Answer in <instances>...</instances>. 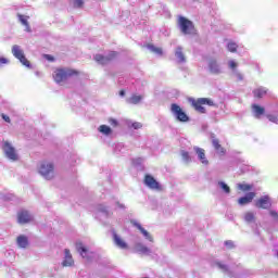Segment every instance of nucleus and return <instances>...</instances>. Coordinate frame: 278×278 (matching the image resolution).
<instances>
[{"label":"nucleus","instance_id":"f257e3e1","mask_svg":"<svg viewBox=\"0 0 278 278\" xmlns=\"http://www.w3.org/2000/svg\"><path fill=\"white\" fill-rule=\"evenodd\" d=\"M73 75H77L75 70L70 68H59L53 73V79L56 84H62L68 79V77H73Z\"/></svg>","mask_w":278,"mask_h":278},{"label":"nucleus","instance_id":"f03ea898","mask_svg":"<svg viewBox=\"0 0 278 278\" xmlns=\"http://www.w3.org/2000/svg\"><path fill=\"white\" fill-rule=\"evenodd\" d=\"M170 112L178 123H188V121H190L188 114H186V112H184L181 106L178 104L173 103L170 106Z\"/></svg>","mask_w":278,"mask_h":278},{"label":"nucleus","instance_id":"7ed1b4c3","mask_svg":"<svg viewBox=\"0 0 278 278\" xmlns=\"http://www.w3.org/2000/svg\"><path fill=\"white\" fill-rule=\"evenodd\" d=\"M178 27H179L180 31L182 34H185V36L192 34V31L194 30V24L192 23V21H190L184 16H179Z\"/></svg>","mask_w":278,"mask_h":278},{"label":"nucleus","instance_id":"20e7f679","mask_svg":"<svg viewBox=\"0 0 278 278\" xmlns=\"http://www.w3.org/2000/svg\"><path fill=\"white\" fill-rule=\"evenodd\" d=\"M191 103L194 110L200 114H205V106L203 105H211V106L214 105V101H212V99H208V98H200L198 100L192 99Z\"/></svg>","mask_w":278,"mask_h":278},{"label":"nucleus","instance_id":"39448f33","mask_svg":"<svg viewBox=\"0 0 278 278\" xmlns=\"http://www.w3.org/2000/svg\"><path fill=\"white\" fill-rule=\"evenodd\" d=\"M207 71L211 75H223V64L217 59L211 58L207 60Z\"/></svg>","mask_w":278,"mask_h":278},{"label":"nucleus","instance_id":"423d86ee","mask_svg":"<svg viewBox=\"0 0 278 278\" xmlns=\"http://www.w3.org/2000/svg\"><path fill=\"white\" fill-rule=\"evenodd\" d=\"M12 53L14 58H16V60H20L23 66H26L27 68H31V64H29V61L27 60V58H25V52L23 51V49H21V46L14 45L12 47Z\"/></svg>","mask_w":278,"mask_h":278},{"label":"nucleus","instance_id":"0eeeda50","mask_svg":"<svg viewBox=\"0 0 278 278\" xmlns=\"http://www.w3.org/2000/svg\"><path fill=\"white\" fill-rule=\"evenodd\" d=\"M2 150H3L5 157H8V160H11V162H17L18 154L16 153V149H14V147H12V143H10L8 141H3Z\"/></svg>","mask_w":278,"mask_h":278},{"label":"nucleus","instance_id":"6e6552de","mask_svg":"<svg viewBox=\"0 0 278 278\" xmlns=\"http://www.w3.org/2000/svg\"><path fill=\"white\" fill-rule=\"evenodd\" d=\"M39 174L45 178V179H53L54 177V172H53V165L51 163L43 162L39 166Z\"/></svg>","mask_w":278,"mask_h":278},{"label":"nucleus","instance_id":"1a4fd4ad","mask_svg":"<svg viewBox=\"0 0 278 278\" xmlns=\"http://www.w3.org/2000/svg\"><path fill=\"white\" fill-rule=\"evenodd\" d=\"M116 59V52L111 51L106 55L103 54H96L93 56V60L98 62V64H102V66H105V64H110L113 60Z\"/></svg>","mask_w":278,"mask_h":278},{"label":"nucleus","instance_id":"9d476101","mask_svg":"<svg viewBox=\"0 0 278 278\" xmlns=\"http://www.w3.org/2000/svg\"><path fill=\"white\" fill-rule=\"evenodd\" d=\"M255 207L258 210H270L273 207V202L270 201V197L263 195L258 200L255 201Z\"/></svg>","mask_w":278,"mask_h":278},{"label":"nucleus","instance_id":"9b49d317","mask_svg":"<svg viewBox=\"0 0 278 278\" xmlns=\"http://www.w3.org/2000/svg\"><path fill=\"white\" fill-rule=\"evenodd\" d=\"M228 68L231 71V75L233 77H237L238 81H242L244 79V76L238 70V63L236 61H228Z\"/></svg>","mask_w":278,"mask_h":278},{"label":"nucleus","instance_id":"f8f14e48","mask_svg":"<svg viewBox=\"0 0 278 278\" xmlns=\"http://www.w3.org/2000/svg\"><path fill=\"white\" fill-rule=\"evenodd\" d=\"M34 220V216L29 214V211H20L17 214V223L20 225H27V223H31Z\"/></svg>","mask_w":278,"mask_h":278},{"label":"nucleus","instance_id":"ddd939ff","mask_svg":"<svg viewBox=\"0 0 278 278\" xmlns=\"http://www.w3.org/2000/svg\"><path fill=\"white\" fill-rule=\"evenodd\" d=\"M144 185L150 188L151 190H160V182L155 180V178L151 175H146L144 177Z\"/></svg>","mask_w":278,"mask_h":278},{"label":"nucleus","instance_id":"4468645a","mask_svg":"<svg viewBox=\"0 0 278 278\" xmlns=\"http://www.w3.org/2000/svg\"><path fill=\"white\" fill-rule=\"evenodd\" d=\"M130 223L134 227L140 230L146 240H149V242H153V237L151 236V233H149V231H147V229H144V227H142V225H140V223L136 222V219L130 220Z\"/></svg>","mask_w":278,"mask_h":278},{"label":"nucleus","instance_id":"2eb2a0df","mask_svg":"<svg viewBox=\"0 0 278 278\" xmlns=\"http://www.w3.org/2000/svg\"><path fill=\"white\" fill-rule=\"evenodd\" d=\"M193 151L198 155V160L201 162V164H204V166L210 164V161H207V157H205V150L203 148L193 147Z\"/></svg>","mask_w":278,"mask_h":278},{"label":"nucleus","instance_id":"dca6fc26","mask_svg":"<svg viewBox=\"0 0 278 278\" xmlns=\"http://www.w3.org/2000/svg\"><path fill=\"white\" fill-rule=\"evenodd\" d=\"M112 233H113V242L115 247H117V249L125 250L128 248L127 242H125V240H123V238H121L118 233H116V231L113 230Z\"/></svg>","mask_w":278,"mask_h":278},{"label":"nucleus","instance_id":"f3484780","mask_svg":"<svg viewBox=\"0 0 278 278\" xmlns=\"http://www.w3.org/2000/svg\"><path fill=\"white\" fill-rule=\"evenodd\" d=\"M75 265V261L73 260V255L71 254V250H64V260L62 262V266L71 267Z\"/></svg>","mask_w":278,"mask_h":278},{"label":"nucleus","instance_id":"a211bd4d","mask_svg":"<svg viewBox=\"0 0 278 278\" xmlns=\"http://www.w3.org/2000/svg\"><path fill=\"white\" fill-rule=\"evenodd\" d=\"M175 58L178 64H186V54L184 53V48L178 46L175 50Z\"/></svg>","mask_w":278,"mask_h":278},{"label":"nucleus","instance_id":"6ab92c4d","mask_svg":"<svg viewBox=\"0 0 278 278\" xmlns=\"http://www.w3.org/2000/svg\"><path fill=\"white\" fill-rule=\"evenodd\" d=\"M255 199V192H249L244 197L239 198L238 203L239 205H249Z\"/></svg>","mask_w":278,"mask_h":278},{"label":"nucleus","instance_id":"aec40b11","mask_svg":"<svg viewBox=\"0 0 278 278\" xmlns=\"http://www.w3.org/2000/svg\"><path fill=\"white\" fill-rule=\"evenodd\" d=\"M135 251L136 253H139V255H149L151 253V249L142 243H136Z\"/></svg>","mask_w":278,"mask_h":278},{"label":"nucleus","instance_id":"412c9836","mask_svg":"<svg viewBox=\"0 0 278 278\" xmlns=\"http://www.w3.org/2000/svg\"><path fill=\"white\" fill-rule=\"evenodd\" d=\"M16 242L20 249H27L29 245V239L25 235L18 236Z\"/></svg>","mask_w":278,"mask_h":278},{"label":"nucleus","instance_id":"4be33fe9","mask_svg":"<svg viewBox=\"0 0 278 278\" xmlns=\"http://www.w3.org/2000/svg\"><path fill=\"white\" fill-rule=\"evenodd\" d=\"M76 251L79 253V255L84 260H88V249H86V247H84V243L76 242Z\"/></svg>","mask_w":278,"mask_h":278},{"label":"nucleus","instance_id":"5701e85b","mask_svg":"<svg viewBox=\"0 0 278 278\" xmlns=\"http://www.w3.org/2000/svg\"><path fill=\"white\" fill-rule=\"evenodd\" d=\"M252 112H253L255 118H261V116H264V113L266 112V110L264 109V106L253 104Z\"/></svg>","mask_w":278,"mask_h":278},{"label":"nucleus","instance_id":"b1692460","mask_svg":"<svg viewBox=\"0 0 278 278\" xmlns=\"http://www.w3.org/2000/svg\"><path fill=\"white\" fill-rule=\"evenodd\" d=\"M142 99H144L142 96L132 94L130 98L126 99V103L130 105H138Z\"/></svg>","mask_w":278,"mask_h":278},{"label":"nucleus","instance_id":"393cba45","mask_svg":"<svg viewBox=\"0 0 278 278\" xmlns=\"http://www.w3.org/2000/svg\"><path fill=\"white\" fill-rule=\"evenodd\" d=\"M267 92H268V89L264 88V87H261V88H257V89L253 90V94L257 99H262V97H264V94H266Z\"/></svg>","mask_w":278,"mask_h":278},{"label":"nucleus","instance_id":"a878e982","mask_svg":"<svg viewBox=\"0 0 278 278\" xmlns=\"http://www.w3.org/2000/svg\"><path fill=\"white\" fill-rule=\"evenodd\" d=\"M217 186L225 192V194H229L231 192V188H229V185L225 181H218Z\"/></svg>","mask_w":278,"mask_h":278},{"label":"nucleus","instance_id":"bb28decb","mask_svg":"<svg viewBox=\"0 0 278 278\" xmlns=\"http://www.w3.org/2000/svg\"><path fill=\"white\" fill-rule=\"evenodd\" d=\"M98 131H100V134H103L104 136H110L112 134V128H110V126L108 125H101L98 128Z\"/></svg>","mask_w":278,"mask_h":278},{"label":"nucleus","instance_id":"cd10ccee","mask_svg":"<svg viewBox=\"0 0 278 278\" xmlns=\"http://www.w3.org/2000/svg\"><path fill=\"white\" fill-rule=\"evenodd\" d=\"M180 155H181L182 161L185 162V164H190V162H192V159L190 157V153H188V151L181 150Z\"/></svg>","mask_w":278,"mask_h":278},{"label":"nucleus","instance_id":"c85d7f7f","mask_svg":"<svg viewBox=\"0 0 278 278\" xmlns=\"http://www.w3.org/2000/svg\"><path fill=\"white\" fill-rule=\"evenodd\" d=\"M245 223H255V214L253 212H248L244 214Z\"/></svg>","mask_w":278,"mask_h":278},{"label":"nucleus","instance_id":"c756f323","mask_svg":"<svg viewBox=\"0 0 278 278\" xmlns=\"http://www.w3.org/2000/svg\"><path fill=\"white\" fill-rule=\"evenodd\" d=\"M147 49H149V51H151L152 53H156V55H162V48H157L153 45H148Z\"/></svg>","mask_w":278,"mask_h":278},{"label":"nucleus","instance_id":"7c9ffc66","mask_svg":"<svg viewBox=\"0 0 278 278\" xmlns=\"http://www.w3.org/2000/svg\"><path fill=\"white\" fill-rule=\"evenodd\" d=\"M17 18H18L20 23H22V25H24V27H25V25L29 24V22H28L29 16H25V15L18 13Z\"/></svg>","mask_w":278,"mask_h":278},{"label":"nucleus","instance_id":"2f4dec72","mask_svg":"<svg viewBox=\"0 0 278 278\" xmlns=\"http://www.w3.org/2000/svg\"><path fill=\"white\" fill-rule=\"evenodd\" d=\"M239 190H242L243 192H249V190H251V188H253L251 185H247V184H239L238 185Z\"/></svg>","mask_w":278,"mask_h":278},{"label":"nucleus","instance_id":"473e14b6","mask_svg":"<svg viewBox=\"0 0 278 278\" xmlns=\"http://www.w3.org/2000/svg\"><path fill=\"white\" fill-rule=\"evenodd\" d=\"M72 5L75 9L84 8V0H73Z\"/></svg>","mask_w":278,"mask_h":278},{"label":"nucleus","instance_id":"72a5a7b5","mask_svg":"<svg viewBox=\"0 0 278 278\" xmlns=\"http://www.w3.org/2000/svg\"><path fill=\"white\" fill-rule=\"evenodd\" d=\"M227 49L228 51H230L231 53H236L237 49H238V45H236V42H229L227 45Z\"/></svg>","mask_w":278,"mask_h":278},{"label":"nucleus","instance_id":"f704fd0d","mask_svg":"<svg viewBox=\"0 0 278 278\" xmlns=\"http://www.w3.org/2000/svg\"><path fill=\"white\" fill-rule=\"evenodd\" d=\"M212 144L215 149V151H218V149H220V141H218V139L214 138V135H212Z\"/></svg>","mask_w":278,"mask_h":278},{"label":"nucleus","instance_id":"c9c22d12","mask_svg":"<svg viewBox=\"0 0 278 278\" xmlns=\"http://www.w3.org/2000/svg\"><path fill=\"white\" fill-rule=\"evenodd\" d=\"M99 212H102V214H104L105 216L110 215V212L108 211V206H103V204H100L98 206Z\"/></svg>","mask_w":278,"mask_h":278},{"label":"nucleus","instance_id":"e433bc0d","mask_svg":"<svg viewBox=\"0 0 278 278\" xmlns=\"http://www.w3.org/2000/svg\"><path fill=\"white\" fill-rule=\"evenodd\" d=\"M219 270H223L224 273H229V267L223 263H216Z\"/></svg>","mask_w":278,"mask_h":278},{"label":"nucleus","instance_id":"4c0bfd02","mask_svg":"<svg viewBox=\"0 0 278 278\" xmlns=\"http://www.w3.org/2000/svg\"><path fill=\"white\" fill-rule=\"evenodd\" d=\"M267 118L270 123H275V125H278V117L277 115L269 114L267 115Z\"/></svg>","mask_w":278,"mask_h":278},{"label":"nucleus","instance_id":"58836bf2","mask_svg":"<svg viewBox=\"0 0 278 278\" xmlns=\"http://www.w3.org/2000/svg\"><path fill=\"white\" fill-rule=\"evenodd\" d=\"M142 162H144V159L142 157L132 159L134 166H140L142 165Z\"/></svg>","mask_w":278,"mask_h":278},{"label":"nucleus","instance_id":"ea45409f","mask_svg":"<svg viewBox=\"0 0 278 278\" xmlns=\"http://www.w3.org/2000/svg\"><path fill=\"white\" fill-rule=\"evenodd\" d=\"M225 247L228 248V249H236V243H233V241L231 240H227L225 241Z\"/></svg>","mask_w":278,"mask_h":278},{"label":"nucleus","instance_id":"a19ab883","mask_svg":"<svg viewBox=\"0 0 278 278\" xmlns=\"http://www.w3.org/2000/svg\"><path fill=\"white\" fill-rule=\"evenodd\" d=\"M130 127L134 129H142V124L140 122H134L131 123Z\"/></svg>","mask_w":278,"mask_h":278},{"label":"nucleus","instance_id":"79ce46f5","mask_svg":"<svg viewBox=\"0 0 278 278\" xmlns=\"http://www.w3.org/2000/svg\"><path fill=\"white\" fill-rule=\"evenodd\" d=\"M43 58L48 60V62H54L55 59L51 54H45Z\"/></svg>","mask_w":278,"mask_h":278},{"label":"nucleus","instance_id":"37998d69","mask_svg":"<svg viewBox=\"0 0 278 278\" xmlns=\"http://www.w3.org/2000/svg\"><path fill=\"white\" fill-rule=\"evenodd\" d=\"M109 123H110L113 127H116V126L118 125V122H117L116 119H114V118H111V119L109 121Z\"/></svg>","mask_w":278,"mask_h":278},{"label":"nucleus","instance_id":"c03bdc74","mask_svg":"<svg viewBox=\"0 0 278 278\" xmlns=\"http://www.w3.org/2000/svg\"><path fill=\"white\" fill-rule=\"evenodd\" d=\"M9 62L8 59L0 56V64H8Z\"/></svg>","mask_w":278,"mask_h":278},{"label":"nucleus","instance_id":"a18cd8bd","mask_svg":"<svg viewBox=\"0 0 278 278\" xmlns=\"http://www.w3.org/2000/svg\"><path fill=\"white\" fill-rule=\"evenodd\" d=\"M217 153H219V155H225V148H223V146H220V148H218Z\"/></svg>","mask_w":278,"mask_h":278},{"label":"nucleus","instance_id":"49530a36","mask_svg":"<svg viewBox=\"0 0 278 278\" xmlns=\"http://www.w3.org/2000/svg\"><path fill=\"white\" fill-rule=\"evenodd\" d=\"M217 153H219V155H225V148H223V146H220V148H218Z\"/></svg>","mask_w":278,"mask_h":278},{"label":"nucleus","instance_id":"de8ad7c7","mask_svg":"<svg viewBox=\"0 0 278 278\" xmlns=\"http://www.w3.org/2000/svg\"><path fill=\"white\" fill-rule=\"evenodd\" d=\"M2 118L5 121V123H10V116L2 114Z\"/></svg>","mask_w":278,"mask_h":278},{"label":"nucleus","instance_id":"09e8293b","mask_svg":"<svg viewBox=\"0 0 278 278\" xmlns=\"http://www.w3.org/2000/svg\"><path fill=\"white\" fill-rule=\"evenodd\" d=\"M116 207L119 210H125V204H121L119 202H116Z\"/></svg>","mask_w":278,"mask_h":278},{"label":"nucleus","instance_id":"8fccbe9b","mask_svg":"<svg viewBox=\"0 0 278 278\" xmlns=\"http://www.w3.org/2000/svg\"><path fill=\"white\" fill-rule=\"evenodd\" d=\"M249 274H250V271L248 269H244L243 274H241V277H243L244 275H249Z\"/></svg>","mask_w":278,"mask_h":278},{"label":"nucleus","instance_id":"3c124183","mask_svg":"<svg viewBox=\"0 0 278 278\" xmlns=\"http://www.w3.org/2000/svg\"><path fill=\"white\" fill-rule=\"evenodd\" d=\"M24 27H26V31H31V27H29V24L25 25Z\"/></svg>","mask_w":278,"mask_h":278},{"label":"nucleus","instance_id":"603ef678","mask_svg":"<svg viewBox=\"0 0 278 278\" xmlns=\"http://www.w3.org/2000/svg\"><path fill=\"white\" fill-rule=\"evenodd\" d=\"M119 97H125V90L119 91Z\"/></svg>","mask_w":278,"mask_h":278},{"label":"nucleus","instance_id":"864d4df0","mask_svg":"<svg viewBox=\"0 0 278 278\" xmlns=\"http://www.w3.org/2000/svg\"><path fill=\"white\" fill-rule=\"evenodd\" d=\"M275 255H276V257L278 258V249L275 250Z\"/></svg>","mask_w":278,"mask_h":278}]
</instances>
